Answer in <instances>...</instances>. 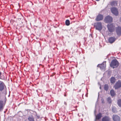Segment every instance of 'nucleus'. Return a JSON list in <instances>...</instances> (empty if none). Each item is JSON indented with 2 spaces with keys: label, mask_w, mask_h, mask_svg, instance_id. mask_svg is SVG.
Returning <instances> with one entry per match:
<instances>
[{
  "label": "nucleus",
  "mask_w": 121,
  "mask_h": 121,
  "mask_svg": "<svg viewBox=\"0 0 121 121\" xmlns=\"http://www.w3.org/2000/svg\"><path fill=\"white\" fill-rule=\"evenodd\" d=\"M1 75V73L0 72V78H1V77H0Z\"/></svg>",
  "instance_id": "nucleus-25"
},
{
  "label": "nucleus",
  "mask_w": 121,
  "mask_h": 121,
  "mask_svg": "<svg viewBox=\"0 0 121 121\" xmlns=\"http://www.w3.org/2000/svg\"><path fill=\"white\" fill-rule=\"evenodd\" d=\"M104 18V16L100 14H99L96 16L95 20L96 21H99L102 20Z\"/></svg>",
  "instance_id": "nucleus-5"
},
{
  "label": "nucleus",
  "mask_w": 121,
  "mask_h": 121,
  "mask_svg": "<svg viewBox=\"0 0 121 121\" xmlns=\"http://www.w3.org/2000/svg\"><path fill=\"white\" fill-rule=\"evenodd\" d=\"M112 118L114 121H120V117L117 115H113Z\"/></svg>",
  "instance_id": "nucleus-10"
},
{
  "label": "nucleus",
  "mask_w": 121,
  "mask_h": 121,
  "mask_svg": "<svg viewBox=\"0 0 121 121\" xmlns=\"http://www.w3.org/2000/svg\"><path fill=\"white\" fill-rule=\"evenodd\" d=\"M119 65V63L117 60L115 59L113 60L110 64V66L114 69L117 67Z\"/></svg>",
  "instance_id": "nucleus-1"
},
{
  "label": "nucleus",
  "mask_w": 121,
  "mask_h": 121,
  "mask_svg": "<svg viewBox=\"0 0 121 121\" xmlns=\"http://www.w3.org/2000/svg\"><path fill=\"white\" fill-rule=\"evenodd\" d=\"M102 103H103V101H102Z\"/></svg>",
  "instance_id": "nucleus-30"
},
{
  "label": "nucleus",
  "mask_w": 121,
  "mask_h": 121,
  "mask_svg": "<svg viewBox=\"0 0 121 121\" xmlns=\"http://www.w3.org/2000/svg\"><path fill=\"white\" fill-rule=\"evenodd\" d=\"M110 93L112 97L114 96L115 95V93L113 90H111L110 91Z\"/></svg>",
  "instance_id": "nucleus-16"
},
{
  "label": "nucleus",
  "mask_w": 121,
  "mask_h": 121,
  "mask_svg": "<svg viewBox=\"0 0 121 121\" xmlns=\"http://www.w3.org/2000/svg\"><path fill=\"white\" fill-rule=\"evenodd\" d=\"M120 20L121 21V18H120Z\"/></svg>",
  "instance_id": "nucleus-29"
},
{
  "label": "nucleus",
  "mask_w": 121,
  "mask_h": 121,
  "mask_svg": "<svg viewBox=\"0 0 121 121\" xmlns=\"http://www.w3.org/2000/svg\"><path fill=\"white\" fill-rule=\"evenodd\" d=\"M112 112L114 113H116L117 112V111L116 110L115 108L114 107L112 108Z\"/></svg>",
  "instance_id": "nucleus-23"
},
{
  "label": "nucleus",
  "mask_w": 121,
  "mask_h": 121,
  "mask_svg": "<svg viewBox=\"0 0 121 121\" xmlns=\"http://www.w3.org/2000/svg\"><path fill=\"white\" fill-rule=\"evenodd\" d=\"M3 107V102L0 100V109L2 108Z\"/></svg>",
  "instance_id": "nucleus-22"
},
{
  "label": "nucleus",
  "mask_w": 121,
  "mask_h": 121,
  "mask_svg": "<svg viewBox=\"0 0 121 121\" xmlns=\"http://www.w3.org/2000/svg\"><path fill=\"white\" fill-rule=\"evenodd\" d=\"M4 84L3 82H1L0 83V91H3L4 88Z\"/></svg>",
  "instance_id": "nucleus-13"
},
{
  "label": "nucleus",
  "mask_w": 121,
  "mask_h": 121,
  "mask_svg": "<svg viewBox=\"0 0 121 121\" xmlns=\"http://www.w3.org/2000/svg\"><path fill=\"white\" fill-rule=\"evenodd\" d=\"M95 0L96 1H99L100 0Z\"/></svg>",
  "instance_id": "nucleus-27"
},
{
  "label": "nucleus",
  "mask_w": 121,
  "mask_h": 121,
  "mask_svg": "<svg viewBox=\"0 0 121 121\" xmlns=\"http://www.w3.org/2000/svg\"><path fill=\"white\" fill-rule=\"evenodd\" d=\"M110 119L109 117L107 116H105L102 119V121H110Z\"/></svg>",
  "instance_id": "nucleus-12"
},
{
  "label": "nucleus",
  "mask_w": 121,
  "mask_h": 121,
  "mask_svg": "<svg viewBox=\"0 0 121 121\" xmlns=\"http://www.w3.org/2000/svg\"><path fill=\"white\" fill-rule=\"evenodd\" d=\"M116 79L114 77H112L110 79V82L111 83H113L115 82Z\"/></svg>",
  "instance_id": "nucleus-18"
},
{
  "label": "nucleus",
  "mask_w": 121,
  "mask_h": 121,
  "mask_svg": "<svg viewBox=\"0 0 121 121\" xmlns=\"http://www.w3.org/2000/svg\"><path fill=\"white\" fill-rule=\"evenodd\" d=\"M115 88L116 89H118L121 87V81H118L115 83L114 86Z\"/></svg>",
  "instance_id": "nucleus-6"
},
{
  "label": "nucleus",
  "mask_w": 121,
  "mask_h": 121,
  "mask_svg": "<svg viewBox=\"0 0 121 121\" xmlns=\"http://www.w3.org/2000/svg\"><path fill=\"white\" fill-rule=\"evenodd\" d=\"M116 40L115 38L112 37H110L108 39V41L109 43H113Z\"/></svg>",
  "instance_id": "nucleus-11"
},
{
  "label": "nucleus",
  "mask_w": 121,
  "mask_h": 121,
  "mask_svg": "<svg viewBox=\"0 0 121 121\" xmlns=\"http://www.w3.org/2000/svg\"><path fill=\"white\" fill-rule=\"evenodd\" d=\"M104 21L106 23L111 22L112 21V18L109 16H107L105 18Z\"/></svg>",
  "instance_id": "nucleus-4"
},
{
  "label": "nucleus",
  "mask_w": 121,
  "mask_h": 121,
  "mask_svg": "<svg viewBox=\"0 0 121 121\" xmlns=\"http://www.w3.org/2000/svg\"><path fill=\"white\" fill-rule=\"evenodd\" d=\"M117 104L118 106L121 107V99H119L118 100Z\"/></svg>",
  "instance_id": "nucleus-21"
},
{
  "label": "nucleus",
  "mask_w": 121,
  "mask_h": 121,
  "mask_svg": "<svg viewBox=\"0 0 121 121\" xmlns=\"http://www.w3.org/2000/svg\"><path fill=\"white\" fill-rule=\"evenodd\" d=\"M64 104H65L66 105V102H65Z\"/></svg>",
  "instance_id": "nucleus-26"
},
{
  "label": "nucleus",
  "mask_w": 121,
  "mask_h": 121,
  "mask_svg": "<svg viewBox=\"0 0 121 121\" xmlns=\"http://www.w3.org/2000/svg\"><path fill=\"white\" fill-rule=\"evenodd\" d=\"M28 119L29 121H35L34 118L32 116L29 117Z\"/></svg>",
  "instance_id": "nucleus-17"
},
{
  "label": "nucleus",
  "mask_w": 121,
  "mask_h": 121,
  "mask_svg": "<svg viewBox=\"0 0 121 121\" xmlns=\"http://www.w3.org/2000/svg\"><path fill=\"white\" fill-rule=\"evenodd\" d=\"M117 2L116 1H113L111 2L110 4L112 6H116L117 4Z\"/></svg>",
  "instance_id": "nucleus-15"
},
{
  "label": "nucleus",
  "mask_w": 121,
  "mask_h": 121,
  "mask_svg": "<svg viewBox=\"0 0 121 121\" xmlns=\"http://www.w3.org/2000/svg\"><path fill=\"white\" fill-rule=\"evenodd\" d=\"M102 116V114L101 113H99L96 116V119L99 120Z\"/></svg>",
  "instance_id": "nucleus-14"
},
{
  "label": "nucleus",
  "mask_w": 121,
  "mask_h": 121,
  "mask_svg": "<svg viewBox=\"0 0 121 121\" xmlns=\"http://www.w3.org/2000/svg\"><path fill=\"white\" fill-rule=\"evenodd\" d=\"M104 90L107 91L108 90V85L107 84H105L104 85Z\"/></svg>",
  "instance_id": "nucleus-19"
},
{
  "label": "nucleus",
  "mask_w": 121,
  "mask_h": 121,
  "mask_svg": "<svg viewBox=\"0 0 121 121\" xmlns=\"http://www.w3.org/2000/svg\"><path fill=\"white\" fill-rule=\"evenodd\" d=\"M116 32L117 35L120 36L121 35V27L118 26L116 28Z\"/></svg>",
  "instance_id": "nucleus-9"
},
{
  "label": "nucleus",
  "mask_w": 121,
  "mask_h": 121,
  "mask_svg": "<svg viewBox=\"0 0 121 121\" xmlns=\"http://www.w3.org/2000/svg\"><path fill=\"white\" fill-rule=\"evenodd\" d=\"M111 10L112 13L115 15L117 16L118 15V12L116 8H112L111 9Z\"/></svg>",
  "instance_id": "nucleus-7"
},
{
  "label": "nucleus",
  "mask_w": 121,
  "mask_h": 121,
  "mask_svg": "<svg viewBox=\"0 0 121 121\" xmlns=\"http://www.w3.org/2000/svg\"><path fill=\"white\" fill-rule=\"evenodd\" d=\"M107 27L109 31L110 32L114 31L115 29V26L112 24H108L107 26Z\"/></svg>",
  "instance_id": "nucleus-3"
},
{
  "label": "nucleus",
  "mask_w": 121,
  "mask_h": 121,
  "mask_svg": "<svg viewBox=\"0 0 121 121\" xmlns=\"http://www.w3.org/2000/svg\"><path fill=\"white\" fill-rule=\"evenodd\" d=\"M107 101L109 103H111L112 101L111 98L110 97H108L107 98Z\"/></svg>",
  "instance_id": "nucleus-24"
},
{
  "label": "nucleus",
  "mask_w": 121,
  "mask_h": 121,
  "mask_svg": "<svg viewBox=\"0 0 121 121\" xmlns=\"http://www.w3.org/2000/svg\"><path fill=\"white\" fill-rule=\"evenodd\" d=\"M65 24L67 26H69L70 25V22L69 20H66Z\"/></svg>",
  "instance_id": "nucleus-20"
},
{
  "label": "nucleus",
  "mask_w": 121,
  "mask_h": 121,
  "mask_svg": "<svg viewBox=\"0 0 121 121\" xmlns=\"http://www.w3.org/2000/svg\"><path fill=\"white\" fill-rule=\"evenodd\" d=\"M94 27L96 30H100L102 28V23L101 22L95 23L94 24Z\"/></svg>",
  "instance_id": "nucleus-2"
},
{
  "label": "nucleus",
  "mask_w": 121,
  "mask_h": 121,
  "mask_svg": "<svg viewBox=\"0 0 121 121\" xmlns=\"http://www.w3.org/2000/svg\"><path fill=\"white\" fill-rule=\"evenodd\" d=\"M97 66L100 67L101 69H104L106 67V62H104L101 64L98 65Z\"/></svg>",
  "instance_id": "nucleus-8"
},
{
  "label": "nucleus",
  "mask_w": 121,
  "mask_h": 121,
  "mask_svg": "<svg viewBox=\"0 0 121 121\" xmlns=\"http://www.w3.org/2000/svg\"><path fill=\"white\" fill-rule=\"evenodd\" d=\"M37 117H38V118H39V117L38 116Z\"/></svg>",
  "instance_id": "nucleus-28"
}]
</instances>
